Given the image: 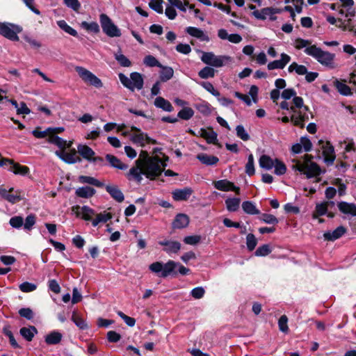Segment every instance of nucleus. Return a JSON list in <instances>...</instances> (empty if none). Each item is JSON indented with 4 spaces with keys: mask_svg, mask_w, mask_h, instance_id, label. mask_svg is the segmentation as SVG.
Segmentation results:
<instances>
[{
    "mask_svg": "<svg viewBox=\"0 0 356 356\" xmlns=\"http://www.w3.org/2000/svg\"><path fill=\"white\" fill-rule=\"evenodd\" d=\"M270 252H271V249L270 248V245L268 244H264V245H261L256 250L254 254H255V256H257V257H264V256L268 255Z\"/></svg>",
    "mask_w": 356,
    "mask_h": 356,
    "instance_id": "nucleus-54",
    "label": "nucleus"
},
{
    "mask_svg": "<svg viewBox=\"0 0 356 356\" xmlns=\"http://www.w3.org/2000/svg\"><path fill=\"white\" fill-rule=\"evenodd\" d=\"M143 63L149 67H163V65L153 56L147 55L144 58Z\"/></svg>",
    "mask_w": 356,
    "mask_h": 356,
    "instance_id": "nucleus-47",
    "label": "nucleus"
},
{
    "mask_svg": "<svg viewBox=\"0 0 356 356\" xmlns=\"http://www.w3.org/2000/svg\"><path fill=\"white\" fill-rule=\"evenodd\" d=\"M95 190L90 186H83L78 188L76 191L75 194L77 197H82V198H89L92 197L95 193Z\"/></svg>",
    "mask_w": 356,
    "mask_h": 356,
    "instance_id": "nucleus-32",
    "label": "nucleus"
},
{
    "mask_svg": "<svg viewBox=\"0 0 356 356\" xmlns=\"http://www.w3.org/2000/svg\"><path fill=\"white\" fill-rule=\"evenodd\" d=\"M194 111L188 106L184 107L178 112L177 117L181 120H188L194 115Z\"/></svg>",
    "mask_w": 356,
    "mask_h": 356,
    "instance_id": "nucleus-43",
    "label": "nucleus"
},
{
    "mask_svg": "<svg viewBox=\"0 0 356 356\" xmlns=\"http://www.w3.org/2000/svg\"><path fill=\"white\" fill-rule=\"evenodd\" d=\"M291 60V57L286 54L282 53L281 54L280 60H275L272 62H270L268 64V69L269 70H275V69H284L287 63Z\"/></svg>",
    "mask_w": 356,
    "mask_h": 356,
    "instance_id": "nucleus-19",
    "label": "nucleus"
},
{
    "mask_svg": "<svg viewBox=\"0 0 356 356\" xmlns=\"http://www.w3.org/2000/svg\"><path fill=\"white\" fill-rule=\"evenodd\" d=\"M106 159L109 163V165L115 168H118L120 170H127L128 168V165L124 163H122L119 159H118L115 156L112 154H106Z\"/></svg>",
    "mask_w": 356,
    "mask_h": 356,
    "instance_id": "nucleus-28",
    "label": "nucleus"
},
{
    "mask_svg": "<svg viewBox=\"0 0 356 356\" xmlns=\"http://www.w3.org/2000/svg\"><path fill=\"white\" fill-rule=\"evenodd\" d=\"M21 335L28 341H32L34 334L37 333V330L34 326L30 327H22L20 329Z\"/></svg>",
    "mask_w": 356,
    "mask_h": 356,
    "instance_id": "nucleus-40",
    "label": "nucleus"
},
{
    "mask_svg": "<svg viewBox=\"0 0 356 356\" xmlns=\"http://www.w3.org/2000/svg\"><path fill=\"white\" fill-rule=\"evenodd\" d=\"M163 0H157L155 2L151 1L149 3V7L159 14H162L163 12L162 6Z\"/></svg>",
    "mask_w": 356,
    "mask_h": 356,
    "instance_id": "nucleus-64",
    "label": "nucleus"
},
{
    "mask_svg": "<svg viewBox=\"0 0 356 356\" xmlns=\"http://www.w3.org/2000/svg\"><path fill=\"white\" fill-rule=\"evenodd\" d=\"M63 335L58 331H53L45 337V342L48 345L58 344L62 339Z\"/></svg>",
    "mask_w": 356,
    "mask_h": 356,
    "instance_id": "nucleus-34",
    "label": "nucleus"
},
{
    "mask_svg": "<svg viewBox=\"0 0 356 356\" xmlns=\"http://www.w3.org/2000/svg\"><path fill=\"white\" fill-rule=\"evenodd\" d=\"M161 70L159 74V79L160 81H156L154 85L152 86L151 89H160V82H165L168 80H170L174 74V70L171 67L168 66H164L159 67Z\"/></svg>",
    "mask_w": 356,
    "mask_h": 356,
    "instance_id": "nucleus-13",
    "label": "nucleus"
},
{
    "mask_svg": "<svg viewBox=\"0 0 356 356\" xmlns=\"http://www.w3.org/2000/svg\"><path fill=\"white\" fill-rule=\"evenodd\" d=\"M95 214V211L88 206H83L81 208V217L85 220H92V217Z\"/></svg>",
    "mask_w": 356,
    "mask_h": 356,
    "instance_id": "nucleus-52",
    "label": "nucleus"
},
{
    "mask_svg": "<svg viewBox=\"0 0 356 356\" xmlns=\"http://www.w3.org/2000/svg\"><path fill=\"white\" fill-rule=\"evenodd\" d=\"M130 80L131 81V89L134 88L136 89H143V78L140 73L136 72L131 73Z\"/></svg>",
    "mask_w": 356,
    "mask_h": 356,
    "instance_id": "nucleus-33",
    "label": "nucleus"
},
{
    "mask_svg": "<svg viewBox=\"0 0 356 356\" xmlns=\"http://www.w3.org/2000/svg\"><path fill=\"white\" fill-rule=\"evenodd\" d=\"M280 9L274 8L272 7H266L262 8L261 10H254L252 13V15L257 19L265 20L266 19V16H270V19L271 21H275L277 17L274 15L275 13H280Z\"/></svg>",
    "mask_w": 356,
    "mask_h": 356,
    "instance_id": "nucleus-12",
    "label": "nucleus"
},
{
    "mask_svg": "<svg viewBox=\"0 0 356 356\" xmlns=\"http://www.w3.org/2000/svg\"><path fill=\"white\" fill-rule=\"evenodd\" d=\"M275 165H274V168H275V173L277 175H283L286 173V165L282 162L280 160L276 159H275Z\"/></svg>",
    "mask_w": 356,
    "mask_h": 356,
    "instance_id": "nucleus-49",
    "label": "nucleus"
},
{
    "mask_svg": "<svg viewBox=\"0 0 356 356\" xmlns=\"http://www.w3.org/2000/svg\"><path fill=\"white\" fill-rule=\"evenodd\" d=\"M278 327L281 332L287 333L289 332L288 318L286 315H282L278 320Z\"/></svg>",
    "mask_w": 356,
    "mask_h": 356,
    "instance_id": "nucleus-56",
    "label": "nucleus"
},
{
    "mask_svg": "<svg viewBox=\"0 0 356 356\" xmlns=\"http://www.w3.org/2000/svg\"><path fill=\"white\" fill-rule=\"evenodd\" d=\"M72 321L75 323V325L79 327L81 330H86L88 328V325L85 322L83 318H81L79 315L74 312L72 316Z\"/></svg>",
    "mask_w": 356,
    "mask_h": 356,
    "instance_id": "nucleus-48",
    "label": "nucleus"
},
{
    "mask_svg": "<svg viewBox=\"0 0 356 356\" xmlns=\"http://www.w3.org/2000/svg\"><path fill=\"white\" fill-rule=\"evenodd\" d=\"M22 31V29L13 24H6L0 22V35L4 36L12 41H18L19 40L17 33Z\"/></svg>",
    "mask_w": 356,
    "mask_h": 356,
    "instance_id": "nucleus-10",
    "label": "nucleus"
},
{
    "mask_svg": "<svg viewBox=\"0 0 356 356\" xmlns=\"http://www.w3.org/2000/svg\"><path fill=\"white\" fill-rule=\"evenodd\" d=\"M236 136L243 141H247L250 139V136L244 129L243 125H238L236 127Z\"/></svg>",
    "mask_w": 356,
    "mask_h": 356,
    "instance_id": "nucleus-58",
    "label": "nucleus"
},
{
    "mask_svg": "<svg viewBox=\"0 0 356 356\" xmlns=\"http://www.w3.org/2000/svg\"><path fill=\"white\" fill-rule=\"evenodd\" d=\"M81 26L86 31L89 32H92L94 33H98L100 31L99 24L96 22H92L88 23L84 21L81 22Z\"/></svg>",
    "mask_w": 356,
    "mask_h": 356,
    "instance_id": "nucleus-46",
    "label": "nucleus"
},
{
    "mask_svg": "<svg viewBox=\"0 0 356 356\" xmlns=\"http://www.w3.org/2000/svg\"><path fill=\"white\" fill-rule=\"evenodd\" d=\"M193 191L190 188H184L183 189H176L172 192V197L175 201L187 200Z\"/></svg>",
    "mask_w": 356,
    "mask_h": 356,
    "instance_id": "nucleus-24",
    "label": "nucleus"
},
{
    "mask_svg": "<svg viewBox=\"0 0 356 356\" xmlns=\"http://www.w3.org/2000/svg\"><path fill=\"white\" fill-rule=\"evenodd\" d=\"M260 220L267 224L276 225L278 223V219L272 214L262 213L260 216Z\"/></svg>",
    "mask_w": 356,
    "mask_h": 356,
    "instance_id": "nucleus-57",
    "label": "nucleus"
},
{
    "mask_svg": "<svg viewBox=\"0 0 356 356\" xmlns=\"http://www.w3.org/2000/svg\"><path fill=\"white\" fill-rule=\"evenodd\" d=\"M6 161H8L7 165H10L9 170L12 171L15 175H26L29 172V168L27 166L15 163L10 159H7Z\"/></svg>",
    "mask_w": 356,
    "mask_h": 356,
    "instance_id": "nucleus-21",
    "label": "nucleus"
},
{
    "mask_svg": "<svg viewBox=\"0 0 356 356\" xmlns=\"http://www.w3.org/2000/svg\"><path fill=\"white\" fill-rule=\"evenodd\" d=\"M198 74L202 79L213 77L215 75V70L211 67L206 66L199 72Z\"/></svg>",
    "mask_w": 356,
    "mask_h": 356,
    "instance_id": "nucleus-51",
    "label": "nucleus"
},
{
    "mask_svg": "<svg viewBox=\"0 0 356 356\" xmlns=\"http://www.w3.org/2000/svg\"><path fill=\"white\" fill-rule=\"evenodd\" d=\"M105 189L111 197L116 202L120 203L124 201V195L118 186L106 185L105 186Z\"/></svg>",
    "mask_w": 356,
    "mask_h": 356,
    "instance_id": "nucleus-18",
    "label": "nucleus"
},
{
    "mask_svg": "<svg viewBox=\"0 0 356 356\" xmlns=\"http://www.w3.org/2000/svg\"><path fill=\"white\" fill-rule=\"evenodd\" d=\"M312 155L305 154L302 161H294L296 163L293 168L305 175L308 179L317 177L321 173V169L317 163L312 161Z\"/></svg>",
    "mask_w": 356,
    "mask_h": 356,
    "instance_id": "nucleus-3",
    "label": "nucleus"
},
{
    "mask_svg": "<svg viewBox=\"0 0 356 356\" xmlns=\"http://www.w3.org/2000/svg\"><path fill=\"white\" fill-rule=\"evenodd\" d=\"M186 32L190 35L200 39L201 41L207 42L209 40V36L204 34V31L200 29L193 26H188L186 29Z\"/></svg>",
    "mask_w": 356,
    "mask_h": 356,
    "instance_id": "nucleus-25",
    "label": "nucleus"
},
{
    "mask_svg": "<svg viewBox=\"0 0 356 356\" xmlns=\"http://www.w3.org/2000/svg\"><path fill=\"white\" fill-rule=\"evenodd\" d=\"M112 218L110 213H100L97 215L96 218L92 220V225L93 227H96L100 222H106L108 220Z\"/></svg>",
    "mask_w": 356,
    "mask_h": 356,
    "instance_id": "nucleus-42",
    "label": "nucleus"
},
{
    "mask_svg": "<svg viewBox=\"0 0 356 356\" xmlns=\"http://www.w3.org/2000/svg\"><path fill=\"white\" fill-rule=\"evenodd\" d=\"M24 219L21 216H14L10 219L9 223L13 227L19 229L23 226Z\"/></svg>",
    "mask_w": 356,
    "mask_h": 356,
    "instance_id": "nucleus-60",
    "label": "nucleus"
},
{
    "mask_svg": "<svg viewBox=\"0 0 356 356\" xmlns=\"http://www.w3.org/2000/svg\"><path fill=\"white\" fill-rule=\"evenodd\" d=\"M246 244L249 251H252L257 244V240L253 234H248L246 236Z\"/></svg>",
    "mask_w": 356,
    "mask_h": 356,
    "instance_id": "nucleus-55",
    "label": "nucleus"
},
{
    "mask_svg": "<svg viewBox=\"0 0 356 356\" xmlns=\"http://www.w3.org/2000/svg\"><path fill=\"white\" fill-rule=\"evenodd\" d=\"M189 217L184 213L177 214L172 222V226L173 229H183L186 227L189 224Z\"/></svg>",
    "mask_w": 356,
    "mask_h": 356,
    "instance_id": "nucleus-20",
    "label": "nucleus"
},
{
    "mask_svg": "<svg viewBox=\"0 0 356 356\" xmlns=\"http://www.w3.org/2000/svg\"><path fill=\"white\" fill-rule=\"evenodd\" d=\"M242 209L243 211L248 214L257 215L260 213V211L257 209L255 205L250 201H245L242 203Z\"/></svg>",
    "mask_w": 356,
    "mask_h": 356,
    "instance_id": "nucleus-39",
    "label": "nucleus"
},
{
    "mask_svg": "<svg viewBox=\"0 0 356 356\" xmlns=\"http://www.w3.org/2000/svg\"><path fill=\"white\" fill-rule=\"evenodd\" d=\"M346 228L343 226L337 227L333 232H327L323 234V237L327 241H335L341 237L346 233Z\"/></svg>",
    "mask_w": 356,
    "mask_h": 356,
    "instance_id": "nucleus-23",
    "label": "nucleus"
},
{
    "mask_svg": "<svg viewBox=\"0 0 356 356\" xmlns=\"http://www.w3.org/2000/svg\"><path fill=\"white\" fill-rule=\"evenodd\" d=\"M154 105L156 107L161 108L167 112H171L173 111V106L171 103L161 97H158L155 99Z\"/></svg>",
    "mask_w": 356,
    "mask_h": 356,
    "instance_id": "nucleus-31",
    "label": "nucleus"
},
{
    "mask_svg": "<svg viewBox=\"0 0 356 356\" xmlns=\"http://www.w3.org/2000/svg\"><path fill=\"white\" fill-rule=\"evenodd\" d=\"M158 243L163 246V251L168 253V254H176L177 253L180 249H181V243L178 241H170V240H163L158 242Z\"/></svg>",
    "mask_w": 356,
    "mask_h": 356,
    "instance_id": "nucleus-15",
    "label": "nucleus"
},
{
    "mask_svg": "<svg viewBox=\"0 0 356 356\" xmlns=\"http://www.w3.org/2000/svg\"><path fill=\"white\" fill-rule=\"evenodd\" d=\"M133 143L139 145L141 147H144L147 144H155L156 141L149 138L147 134L139 131L131 136V138Z\"/></svg>",
    "mask_w": 356,
    "mask_h": 356,
    "instance_id": "nucleus-17",
    "label": "nucleus"
},
{
    "mask_svg": "<svg viewBox=\"0 0 356 356\" xmlns=\"http://www.w3.org/2000/svg\"><path fill=\"white\" fill-rule=\"evenodd\" d=\"M200 136L204 138L208 143L215 144L217 141V134L213 131H207L202 129L200 130Z\"/></svg>",
    "mask_w": 356,
    "mask_h": 356,
    "instance_id": "nucleus-41",
    "label": "nucleus"
},
{
    "mask_svg": "<svg viewBox=\"0 0 356 356\" xmlns=\"http://www.w3.org/2000/svg\"><path fill=\"white\" fill-rule=\"evenodd\" d=\"M197 159L203 164L207 165H216L219 159L217 156L202 153L197 156Z\"/></svg>",
    "mask_w": 356,
    "mask_h": 356,
    "instance_id": "nucleus-29",
    "label": "nucleus"
},
{
    "mask_svg": "<svg viewBox=\"0 0 356 356\" xmlns=\"http://www.w3.org/2000/svg\"><path fill=\"white\" fill-rule=\"evenodd\" d=\"M166 163L158 156H152L150 160L140 166V175H145L150 180H154L161 175L166 167Z\"/></svg>",
    "mask_w": 356,
    "mask_h": 356,
    "instance_id": "nucleus-1",
    "label": "nucleus"
},
{
    "mask_svg": "<svg viewBox=\"0 0 356 356\" xmlns=\"http://www.w3.org/2000/svg\"><path fill=\"white\" fill-rule=\"evenodd\" d=\"M338 208L339 211L343 213L356 216V204L353 203L340 202L338 203Z\"/></svg>",
    "mask_w": 356,
    "mask_h": 356,
    "instance_id": "nucleus-26",
    "label": "nucleus"
},
{
    "mask_svg": "<svg viewBox=\"0 0 356 356\" xmlns=\"http://www.w3.org/2000/svg\"><path fill=\"white\" fill-rule=\"evenodd\" d=\"M214 187L222 191H234L236 194H240V188L236 186L233 182L227 179H221L213 182Z\"/></svg>",
    "mask_w": 356,
    "mask_h": 356,
    "instance_id": "nucleus-14",
    "label": "nucleus"
},
{
    "mask_svg": "<svg viewBox=\"0 0 356 356\" xmlns=\"http://www.w3.org/2000/svg\"><path fill=\"white\" fill-rule=\"evenodd\" d=\"M36 217L34 214L29 215L26 219L25 222H23L24 229L30 231L32 229L33 225L35 224Z\"/></svg>",
    "mask_w": 356,
    "mask_h": 356,
    "instance_id": "nucleus-53",
    "label": "nucleus"
},
{
    "mask_svg": "<svg viewBox=\"0 0 356 356\" xmlns=\"http://www.w3.org/2000/svg\"><path fill=\"white\" fill-rule=\"evenodd\" d=\"M304 51L306 54L314 58L318 62L324 66L328 67L331 69L335 67L334 63L335 57L334 54L323 51L315 44L310 45L305 48Z\"/></svg>",
    "mask_w": 356,
    "mask_h": 356,
    "instance_id": "nucleus-4",
    "label": "nucleus"
},
{
    "mask_svg": "<svg viewBox=\"0 0 356 356\" xmlns=\"http://www.w3.org/2000/svg\"><path fill=\"white\" fill-rule=\"evenodd\" d=\"M58 26L63 30L65 32L67 33L68 34L77 37L78 33L77 31L72 28L70 26L67 24V23L65 20H59L57 22Z\"/></svg>",
    "mask_w": 356,
    "mask_h": 356,
    "instance_id": "nucleus-44",
    "label": "nucleus"
},
{
    "mask_svg": "<svg viewBox=\"0 0 356 356\" xmlns=\"http://www.w3.org/2000/svg\"><path fill=\"white\" fill-rule=\"evenodd\" d=\"M79 181L81 184H88L98 188H102L104 186L103 182L99 181L95 177L90 176L81 175L79 177Z\"/></svg>",
    "mask_w": 356,
    "mask_h": 356,
    "instance_id": "nucleus-35",
    "label": "nucleus"
},
{
    "mask_svg": "<svg viewBox=\"0 0 356 356\" xmlns=\"http://www.w3.org/2000/svg\"><path fill=\"white\" fill-rule=\"evenodd\" d=\"M329 205H334L333 202H325L321 204H317L316 206L315 211L313 214L314 218L318 216H323L327 213V216L332 218L334 215L331 213H327V208Z\"/></svg>",
    "mask_w": 356,
    "mask_h": 356,
    "instance_id": "nucleus-22",
    "label": "nucleus"
},
{
    "mask_svg": "<svg viewBox=\"0 0 356 356\" xmlns=\"http://www.w3.org/2000/svg\"><path fill=\"white\" fill-rule=\"evenodd\" d=\"M77 149L79 154L89 161H92L93 156L95 154L92 149L86 145H79Z\"/></svg>",
    "mask_w": 356,
    "mask_h": 356,
    "instance_id": "nucleus-30",
    "label": "nucleus"
},
{
    "mask_svg": "<svg viewBox=\"0 0 356 356\" xmlns=\"http://www.w3.org/2000/svg\"><path fill=\"white\" fill-rule=\"evenodd\" d=\"M201 60L204 63L210 66L220 67L225 61L230 60V57L228 56H217L213 52H203Z\"/></svg>",
    "mask_w": 356,
    "mask_h": 356,
    "instance_id": "nucleus-9",
    "label": "nucleus"
},
{
    "mask_svg": "<svg viewBox=\"0 0 356 356\" xmlns=\"http://www.w3.org/2000/svg\"><path fill=\"white\" fill-rule=\"evenodd\" d=\"M241 203L240 198L234 197V198H227L225 200V204L227 209L230 212L236 211Z\"/></svg>",
    "mask_w": 356,
    "mask_h": 356,
    "instance_id": "nucleus-38",
    "label": "nucleus"
},
{
    "mask_svg": "<svg viewBox=\"0 0 356 356\" xmlns=\"http://www.w3.org/2000/svg\"><path fill=\"white\" fill-rule=\"evenodd\" d=\"M99 21L102 30L105 34L111 38L120 37L121 31L113 22L111 19L104 13L99 15Z\"/></svg>",
    "mask_w": 356,
    "mask_h": 356,
    "instance_id": "nucleus-7",
    "label": "nucleus"
},
{
    "mask_svg": "<svg viewBox=\"0 0 356 356\" xmlns=\"http://www.w3.org/2000/svg\"><path fill=\"white\" fill-rule=\"evenodd\" d=\"M255 172L254 165V157L252 154L248 156V162L245 165V173L249 176H252Z\"/></svg>",
    "mask_w": 356,
    "mask_h": 356,
    "instance_id": "nucleus-50",
    "label": "nucleus"
},
{
    "mask_svg": "<svg viewBox=\"0 0 356 356\" xmlns=\"http://www.w3.org/2000/svg\"><path fill=\"white\" fill-rule=\"evenodd\" d=\"M294 106H291V111L293 115L291 116V122L295 126L304 127L306 121L309 120V113L307 106L303 104L302 98L300 97H294L293 99Z\"/></svg>",
    "mask_w": 356,
    "mask_h": 356,
    "instance_id": "nucleus-2",
    "label": "nucleus"
},
{
    "mask_svg": "<svg viewBox=\"0 0 356 356\" xmlns=\"http://www.w3.org/2000/svg\"><path fill=\"white\" fill-rule=\"evenodd\" d=\"M177 266V263L170 260L166 264L156 261L149 265V270L159 275V277H166L170 275Z\"/></svg>",
    "mask_w": 356,
    "mask_h": 356,
    "instance_id": "nucleus-6",
    "label": "nucleus"
},
{
    "mask_svg": "<svg viewBox=\"0 0 356 356\" xmlns=\"http://www.w3.org/2000/svg\"><path fill=\"white\" fill-rule=\"evenodd\" d=\"M257 92L258 90H249V95H245L238 92H236L235 96L245 102L247 105L250 106L251 105V99H252L254 102H257Z\"/></svg>",
    "mask_w": 356,
    "mask_h": 356,
    "instance_id": "nucleus-27",
    "label": "nucleus"
},
{
    "mask_svg": "<svg viewBox=\"0 0 356 356\" xmlns=\"http://www.w3.org/2000/svg\"><path fill=\"white\" fill-rule=\"evenodd\" d=\"M19 288L22 292L28 293V292H31V291H33L34 290H35L36 285L34 284L28 282H25L22 283L19 285Z\"/></svg>",
    "mask_w": 356,
    "mask_h": 356,
    "instance_id": "nucleus-62",
    "label": "nucleus"
},
{
    "mask_svg": "<svg viewBox=\"0 0 356 356\" xmlns=\"http://www.w3.org/2000/svg\"><path fill=\"white\" fill-rule=\"evenodd\" d=\"M319 145L323 151L325 162L327 165L333 164L336 158L334 147L329 141L323 142V140H320Z\"/></svg>",
    "mask_w": 356,
    "mask_h": 356,
    "instance_id": "nucleus-11",
    "label": "nucleus"
},
{
    "mask_svg": "<svg viewBox=\"0 0 356 356\" xmlns=\"http://www.w3.org/2000/svg\"><path fill=\"white\" fill-rule=\"evenodd\" d=\"M275 162L268 155H262L259 159V165L262 168L270 170L274 167Z\"/></svg>",
    "mask_w": 356,
    "mask_h": 356,
    "instance_id": "nucleus-37",
    "label": "nucleus"
},
{
    "mask_svg": "<svg viewBox=\"0 0 356 356\" xmlns=\"http://www.w3.org/2000/svg\"><path fill=\"white\" fill-rule=\"evenodd\" d=\"M288 70L289 72L295 71L299 75H305L307 74V68L305 65H298L296 62H293L289 65Z\"/></svg>",
    "mask_w": 356,
    "mask_h": 356,
    "instance_id": "nucleus-45",
    "label": "nucleus"
},
{
    "mask_svg": "<svg viewBox=\"0 0 356 356\" xmlns=\"http://www.w3.org/2000/svg\"><path fill=\"white\" fill-rule=\"evenodd\" d=\"M116 60L122 67H129L131 65V61L124 54H115Z\"/></svg>",
    "mask_w": 356,
    "mask_h": 356,
    "instance_id": "nucleus-61",
    "label": "nucleus"
},
{
    "mask_svg": "<svg viewBox=\"0 0 356 356\" xmlns=\"http://www.w3.org/2000/svg\"><path fill=\"white\" fill-rule=\"evenodd\" d=\"M51 130V128H48L44 131H41L40 129L38 127L32 131V134L37 138H44L49 136Z\"/></svg>",
    "mask_w": 356,
    "mask_h": 356,
    "instance_id": "nucleus-59",
    "label": "nucleus"
},
{
    "mask_svg": "<svg viewBox=\"0 0 356 356\" xmlns=\"http://www.w3.org/2000/svg\"><path fill=\"white\" fill-rule=\"evenodd\" d=\"M47 141L50 143L56 145L62 150H64L67 147V141L55 135L54 134H49Z\"/></svg>",
    "mask_w": 356,
    "mask_h": 356,
    "instance_id": "nucleus-36",
    "label": "nucleus"
},
{
    "mask_svg": "<svg viewBox=\"0 0 356 356\" xmlns=\"http://www.w3.org/2000/svg\"><path fill=\"white\" fill-rule=\"evenodd\" d=\"M75 70L79 77L88 85L94 86L97 88H99L103 86L102 81L85 67L78 66L76 67Z\"/></svg>",
    "mask_w": 356,
    "mask_h": 356,
    "instance_id": "nucleus-8",
    "label": "nucleus"
},
{
    "mask_svg": "<svg viewBox=\"0 0 356 356\" xmlns=\"http://www.w3.org/2000/svg\"><path fill=\"white\" fill-rule=\"evenodd\" d=\"M56 154L68 163H75L81 161V159L75 149H72L70 152H66L64 150L56 151Z\"/></svg>",
    "mask_w": 356,
    "mask_h": 356,
    "instance_id": "nucleus-16",
    "label": "nucleus"
},
{
    "mask_svg": "<svg viewBox=\"0 0 356 356\" xmlns=\"http://www.w3.org/2000/svg\"><path fill=\"white\" fill-rule=\"evenodd\" d=\"M312 42L309 40H305L300 38H296L295 40V47L298 49H301L304 47H308V45H310Z\"/></svg>",
    "mask_w": 356,
    "mask_h": 356,
    "instance_id": "nucleus-63",
    "label": "nucleus"
},
{
    "mask_svg": "<svg viewBox=\"0 0 356 356\" xmlns=\"http://www.w3.org/2000/svg\"><path fill=\"white\" fill-rule=\"evenodd\" d=\"M150 156L147 151L142 150L138 159L135 161V165L133 166L126 174V177L129 181H136L137 184H140L143 180V177L140 175V166L145 162L150 160Z\"/></svg>",
    "mask_w": 356,
    "mask_h": 356,
    "instance_id": "nucleus-5",
    "label": "nucleus"
}]
</instances>
